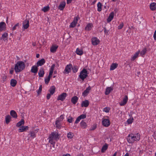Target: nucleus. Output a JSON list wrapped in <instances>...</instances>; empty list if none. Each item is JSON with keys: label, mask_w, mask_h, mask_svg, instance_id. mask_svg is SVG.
Masks as SVG:
<instances>
[{"label": "nucleus", "mask_w": 156, "mask_h": 156, "mask_svg": "<svg viewBox=\"0 0 156 156\" xmlns=\"http://www.w3.org/2000/svg\"><path fill=\"white\" fill-rule=\"evenodd\" d=\"M44 74V69L41 67L40 69L38 72V75L40 77H43Z\"/></svg>", "instance_id": "22"}, {"label": "nucleus", "mask_w": 156, "mask_h": 156, "mask_svg": "<svg viewBox=\"0 0 156 156\" xmlns=\"http://www.w3.org/2000/svg\"><path fill=\"white\" fill-rule=\"evenodd\" d=\"M102 125L105 127H108L110 124V122L109 119H103L102 121Z\"/></svg>", "instance_id": "7"}, {"label": "nucleus", "mask_w": 156, "mask_h": 156, "mask_svg": "<svg viewBox=\"0 0 156 156\" xmlns=\"http://www.w3.org/2000/svg\"><path fill=\"white\" fill-rule=\"evenodd\" d=\"M73 118L71 117H69V118L67 119V121L69 123H72L73 121Z\"/></svg>", "instance_id": "56"}, {"label": "nucleus", "mask_w": 156, "mask_h": 156, "mask_svg": "<svg viewBox=\"0 0 156 156\" xmlns=\"http://www.w3.org/2000/svg\"><path fill=\"white\" fill-rule=\"evenodd\" d=\"M62 156H70V155L69 154H64Z\"/></svg>", "instance_id": "64"}, {"label": "nucleus", "mask_w": 156, "mask_h": 156, "mask_svg": "<svg viewBox=\"0 0 156 156\" xmlns=\"http://www.w3.org/2000/svg\"><path fill=\"white\" fill-rule=\"evenodd\" d=\"M45 62V61L44 58L41 59L38 61L36 65L37 66H41L43 65Z\"/></svg>", "instance_id": "16"}, {"label": "nucleus", "mask_w": 156, "mask_h": 156, "mask_svg": "<svg viewBox=\"0 0 156 156\" xmlns=\"http://www.w3.org/2000/svg\"><path fill=\"white\" fill-rule=\"evenodd\" d=\"M10 115L13 118L16 119L17 117V114L14 110H11L10 112Z\"/></svg>", "instance_id": "26"}, {"label": "nucleus", "mask_w": 156, "mask_h": 156, "mask_svg": "<svg viewBox=\"0 0 156 156\" xmlns=\"http://www.w3.org/2000/svg\"><path fill=\"white\" fill-rule=\"evenodd\" d=\"M39 130V129H37L33 131H30L28 135H30V137L32 139L34 138L36 136V133H37Z\"/></svg>", "instance_id": "9"}, {"label": "nucleus", "mask_w": 156, "mask_h": 156, "mask_svg": "<svg viewBox=\"0 0 156 156\" xmlns=\"http://www.w3.org/2000/svg\"><path fill=\"white\" fill-rule=\"evenodd\" d=\"M108 144H105L101 148V151L103 153L108 149Z\"/></svg>", "instance_id": "35"}, {"label": "nucleus", "mask_w": 156, "mask_h": 156, "mask_svg": "<svg viewBox=\"0 0 156 156\" xmlns=\"http://www.w3.org/2000/svg\"><path fill=\"white\" fill-rule=\"evenodd\" d=\"M133 117H132V118L128 119L127 121V122L128 124H131L133 122Z\"/></svg>", "instance_id": "46"}, {"label": "nucleus", "mask_w": 156, "mask_h": 156, "mask_svg": "<svg viewBox=\"0 0 156 156\" xmlns=\"http://www.w3.org/2000/svg\"><path fill=\"white\" fill-rule=\"evenodd\" d=\"M113 90V88L112 87H109L106 88L105 91V94L108 95L109 94L111 91Z\"/></svg>", "instance_id": "27"}, {"label": "nucleus", "mask_w": 156, "mask_h": 156, "mask_svg": "<svg viewBox=\"0 0 156 156\" xmlns=\"http://www.w3.org/2000/svg\"><path fill=\"white\" fill-rule=\"evenodd\" d=\"M19 23H17L15 26H14L12 28V30H14L16 29L17 27L19 28Z\"/></svg>", "instance_id": "49"}, {"label": "nucleus", "mask_w": 156, "mask_h": 156, "mask_svg": "<svg viewBox=\"0 0 156 156\" xmlns=\"http://www.w3.org/2000/svg\"><path fill=\"white\" fill-rule=\"evenodd\" d=\"M49 142L52 145H53V147H55V141L52 140V141H51V140H49Z\"/></svg>", "instance_id": "54"}, {"label": "nucleus", "mask_w": 156, "mask_h": 156, "mask_svg": "<svg viewBox=\"0 0 156 156\" xmlns=\"http://www.w3.org/2000/svg\"><path fill=\"white\" fill-rule=\"evenodd\" d=\"M58 47V46L57 45H53L51 48L50 51L52 53H55Z\"/></svg>", "instance_id": "24"}, {"label": "nucleus", "mask_w": 156, "mask_h": 156, "mask_svg": "<svg viewBox=\"0 0 156 156\" xmlns=\"http://www.w3.org/2000/svg\"><path fill=\"white\" fill-rule=\"evenodd\" d=\"M154 40H156V30H155L154 34Z\"/></svg>", "instance_id": "61"}, {"label": "nucleus", "mask_w": 156, "mask_h": 156, "mask_svg": "<svg viewBox=\"0 0 156 156\" xmlns=\"http://www.w3.org/2000/svg\"><path fill=\"white\" fill-rule=\"evenodd\" d=\"M64 115H61L57 119L56 121H58L59 122H62V121L64 119Z\"/></svg>", "instance_id": "41"}, {"label": "nucleus", "mask_w": 156, "mask_h": 156, "mask_svg": "<svg viewBox=\"0 0 156 156\" xmlns=\"http://www.w3.org/2000/svg\"><path fill=\"white\" fill-rule=\"evenodd\" d=\"M89 104L90 102L88 100H85L82 101L81 107H87L89 106Z\"/></svg>", "instance_id": "13"}, {"label": "nucleus", "mask_w": 156, "mask_h": 156, "mask_svg": "<svg viewBox=\"0 0 156 156\" xmlns=\"http://www.w3.org/2000/svg\"><path fill=\"white\" fill-rule=\"evenodd\" d=\"M80 125L81 127L84 129L86 128L87 126L86 123L84 122L83 120H82L80 122Z\"/></svg>", "instance_id": "39"}, {"label": "nucleus", "mask_w": 156, "mask_h": 156, "mask_svg": "<svg viewBox=\"0 0 156 156\" xmlns=\"http://www.w3.org/2000/svg\"><path fill=\"white\" fill-rule=\"evenodd\" d=\"M80 120H81V119H80V118H79V117H78L77 118V119H76L75 121V123L76 124L78 123L79 122V121H80Z\"/></svg>", "instance_id": "57"}, {"label": "nucleus", "mask_w": 156, "mask_h": 156, "mask_svg": "<svg viewBox=\"0 0 156 156\" xmlns=\"http://www.w3.org/2000/svg\"><path fill=\"white\" fill-rule=\"evenodd\" d=\"M50 77L48 76L47 78L45 79V84H48V83L50 80Z\"/></svg>", "instance_id": "48"}, {"label": "nucleus", "mask_w": 156, "mask_h": 156, "mask_svg": "<svg viewBox=\"0 0 156 156\" xmlns=\"http://www.w3.org/2000/svg\"><path fill=\"white\" fill-rule=\"evenodd\" d=\"M17 84V81L16 80L14 79H12L10 80V85L13 87H15Z\"/></svg>", "instance_id": "33"}, {"label": "nucleus", "mask_w": 156, "mask_h": 156, "mask_svg": "<svg viewBox=\"0 0 156 156\" xmlns=\"http://www.w3.org/2000/svg\"><path fill=\"white\" fill-rule=\"evenodd\" d=\"M128 100V98L127 95H125L124 96V98L123 99V100L121 101L119 104L121 106H122L124 105H126L127 103Z\"/></svg>", "instance_id": "11"}, {"label": "nucleus", "mask_w": 156, "mask_h": 156, "mask_svg": "<svg viewBox=\"0 0 156 156\" xmlns=\"http://www.w3.org/2000/svg\"><path fill=\"white\" fill-rule=\"evenodd\" d=\"M8 36V35L7 33H5L2 35V37H0V39H3L4 41H5L7 40Z\"/></svg>", "instance_id": "29"}, {"label": "nucleus", "mask_w": 156, "mask_h": 156, "mask_svg": "<svg viewBox=\"0 0 156 156\" xmlns=\"http://www.w3.org/2000/svg\"><path fill=\"white\" fill-rule=\"evenodd\" d=\"M73 0H66L67 1V4H69L71 3Z\"/></svg>", "instance_id": "62"}, {"label": "nucleus", "mask_w": 156, "mask_h": 156, "mask_svg": "<svg viewBox=\"0 0 156 156\" xmlns=\"http://www.w3.org/2000/svg\"><path fill=\"white\" fill-rule=\"evenodd\" d=\"M29 127L27 126H22L19 129V132H23L28 129Z\"/></svg>", "instance_id": "21"}, {"label": "nucleus", "mask_w": 156, "mask_h": 156, "mask_svg": "<svg viewBox=\"0 0 156 156\" xmlns=\"http://www.w3.org/2000/svg\"><path fill=\"white\" fill-rule=\"evenodd\" d=\"M78 20V17H75L73 21L71 23L70 25L69 26V27H74L76 25Z\"/></svg>", "instance_id": "10"}, {"label": "nucleus", "mask_w": 156, "mask_h": 156, "mask_svg": "<svg viewBox=\"0 0 156 156\" xmlns=\"http://www.w3.org/2000/svg\"><path fill=\"white\" fill-rule=\"evenodd\" d=\"M55 87L54 86H53L50 88L49 91L51 95H53L55 93Z\"/></svg>", "instance_id": "28"}, {"label": "nucleus", "mask_w": 156, "mask_h": 156, "mask_svg": "<svg viewBox=\"0 0 156 156\" xmlns=\"http://www.w3.org/2000/svg\"><path fill=\"white\" fill-rule=\"evenodd\" d=\"M88 72L86 69H83L80 73L79 77L83 81L88 76Z\"/></svg>", "instance_id": "3"}, {"label": "nucleus", "mask_w": 156, "mask_h": 156, "mask_svg": "<svg viewBox=\"0 0 156 156\" xmlns=\"http://www.w3.org/2000/svg\"><path fill=\"white\" fill-rule=\"evenodd\" d=\"M14 70V68L13 67H11V69H9V73L10 74H12L13 73Z\"/></svg>", "instance_id": "55"}, {"label": "nucleus", "mask_w": 156, "mask_h": 156, "mask_svg": "<svg viewBox=\"0 0 156 156\" xmlns=\"http://www.w3.org/2000/svg\"><path fill=\"white\" fill-rule=\"evenodd\" d=\"M25 63L23 62H17L14 66V70L16 73L21 72L25 69Z\"/></svg>", "instance_id": "1"}, {"label": "nucleus", "mask_w": 156, "mask_h": 156, "mask_svg": "<svg viewBox=\"0 0 156 156\" xmlns=\"http://www.w3.org/2000/svg\"><path fill=\"white\" fill-rule=\"evenodd\" d=\"M66 5V3L64 2H61L58 7V9L60 10H63Z\"/></svg>", "instance_id": "20"}, {"label": "nucleus", "mask_w": 156, "mask_h": 156, "mask_svg": "<svg viewBox=\"0 0 156 156\" xmlns=\"http://www.w3.org/2000/svg\"><path fill=\"white\" fill-rule=\"evenodd\" d=\"M50 8L49 6L44 7L42 9V11L44 12H46L48 11L49 9Z\"/></svg>", "instance_id": "45"}, {"label": "nucleus", "mask_w": 156, "mask_h": 156, "mask_svg": "<svg viewBox=\"0 0 156 156\" xmlns=\"http://www.w3.org/2000/svg\"><path fill=\"white\" fill-rule=\"evenodd\" d=\"M24 121L23 119H21V120L18 122L16 125L17 127H19L22 125H23L24 124Z\"/></svg>", "instance_id": "34"}, {"label": "nucleus", "mask_w": 156, "mask_h": 156, "mask_svg": "<svg viewBox=\"0 0 156 156\" xmlns=\"http://www.w3.org/2000/svg\"><path fill=\"white\" fill-rule=\"evenodd\" d=\"M140 139V135L139 133H137L134 134V141H138Z\"/></svg>", "instance_id": "25"}, {"label": "nucleus", "mask_w": 156, "mask_h": 156, "mask_svg": "<svg viewBox=\"0 0 156 156\" xmlns=\"http://www.w3.org/2000/svg\"><path fill=\"white\" fill-rule=\"evenodd\" d=\"M67 95L66 93H63L60 95H58V96L57 100L58 101L61 100L62 101H63L66 98Z\"/></svg>", "instance_id": "6"}, {"label": "nucleus", "mask_w": 156, "mask_h": 156, "mask_svg": "<svg viewBox=\"0 0 156 156\" xmlns=\"http://www.w3.org/2000/svg\"><path fill=\"white\" fill-rule=\"evenodd\" d=\"M124 26V23H121L118 26V29L119 30H120L122 29Z\"/></svg>", "instance_id": "51"}, {"label": "nucleus", "mask_w": 156, "mask_h": 156, "mask_svg": "<svg viewBox=\"0 0 156 156\" xmlns=\"http://www.w3.org/2000/svg\"><path fill=\"white\" fill-rule=\"evenodd\" d=\"M55 125H56V127L59 129H60L62 128V122H59L58 121H56Z\"/></svg>", "instance_id": "30"}, {"label": "nucleus", "mask_w": 156, "mask_h": 156, "mask_svg": "<svg viewBox=\"0 0 156 156\" xmlns=\"http://www.w3.org/2000/svg\"><path fill=\"white\" fill-rule=\"evenodd\" d=\"M91 89V87L90 86L87 87L83 93V96L84 97L87 96L88 94L89 93V91Z\"/></svg>", "instance_id": "15"}, {"label": "nucleus", "mask_w": 156, "mask_h": 156, "mask_svg": "<svg viewBox=\"0 0 156 156\" xmlns=\"http://www.w3.org/2000/svg\"><path fill=\"white\" fill-rule=\"evenodd\" d=\"M59 134L56 132H53L49 135L48 139L49 140H51V141L52 140H55L57 141L59 139Z\"/></svg>", "instance_id": "2"}, {"label": "nucleus", "mask_w": 156, "mask_h": 156, "mask_svg": "<svg viewBox=\"0 0 156 156\" xmlns=\"http://www.w3.org/2000/svg\"><path fill=\"white\" fill-rule=\"evenodd\" d=\"M110 110V108L108 107H106L104 108L103 111L106 112H108Z\"/></svg>", "instance_id": "52"}, {"label": "nucleus", "mask_w": 156, "mask_h": 156, "mask_svg": "<svg viewBox=\"0 0 156 156\" xmlns=\"http://www.w3.org/2000/svg\"><path fill=\"white\" fill-rule=\"evenodd\" d=\"M114 12H112L108 16V17L107 19V21L108 22H110L113 19L114 16Z\"/></svg>", "instance_id": "19"}, {"label": "nucleus", "mask_w": 156, "mask_h": 156, "mask_svg": "<svg viewBox=\"0 0 156 156\" xmlns=\"http://www.w3.org/2000/svg\"><path fill=\"white\" fill-rule=\"evenodd\" d=\"M55 67V64H53L51 66L50 69V71L53 72L54 70V69Z\"/></svg>", "instance_id": "53"}, {"label": "nucleus", "mask_w": 156, "mask_h": 156, "mask_svg": "<svg viewBox=\"0 0 156 156\" xmlns=\"http://www.w3.org/2000/svg\"><path fill=\"white\" fill-rule=\"evenodd\" d=\"M140 52V51L136 52L132 57L131 59V61L134 60L138 57Z\"/></svg>", "instance_id": "32"}, {"label": "nucleus", "mask_w": 156, "mask_h": 156, "mask_svg": "<svg viewBox=\"0 0 156 156\" xmlns=\"http://www.w3.org/2000/svg\"><path fill=\"white\" fill-rule=\"evenodd\" d=\"M102 4L100 2H99L97 4V7H98V9L97 10L98 12H100L102 10Z\"/></svg>", "instance_id": "40"}, {"label": "nucleus", "mask_w": 156, "mask_h": 156, "mask_svg": "<svg viewBox=\"0 0 156 156\" xmlns=\"http://www.w3.org/2000/svg\"><path fill=\"white\" fill-rule=\"evenodd\" d=\"M93 27V24L92 23H88L85 28V30L87 31H90Z\"/></svg>", "instance_id": "23"}, {"label": "nucleus", "mask_w": 156, "mask_h": 156, "mask_svg": "<svg viewBox=\"0 0 156 156\" xmlns=\"http://www.w3.org/2000/svg\"><path fill=\"white\" fill-rule=\"evenodd\" d=\"M76 52L77 55H81L83 54V51L82 50L78 48L76 49Z\"/></svg>", "instance_id": "37"}, {"label": "nucleus", "mask_w": 156, "mask_h": 156, "mask_svg": "<svg viewBox=\"0 0 156 156\" xmlns=\"http://www.w3.org/2000/svg\"><path fill=\"white\" fill-rule=\"evenodd\" d=\"M39 56H40V55L38 54H37L36 55V58H38L39 57Z\"/></svg>", "instance_id": "63"}, {"label": "nucleus", "mask_w": 156, "mask_h": 156, "mask_svg": "<svg viewBox=\"0 0 156 156\" xmlns=\"http://www.w3.org/2000/svg\"><path fill=\"white\" fill-rule=\"evenodd\" d=\"M53 73V72H52V71H49V75L48 76L51 78V77L52 76V74Z\"/></svg>", "instance_id": "60"}, {"label": "nucleus", "mask_w": 156, "mask_h": 156, "mask_svg": "<svg viewBox=\"0 0 156 156\" xmlns=\"http://www.w3.org/2000/svg\"><path fill=\"white\" fill-rule=\"evenodd\" d=\"M6 29V24L4 22L0 23V32L5 30Z\"/></svg>", "instance_id": "17"}, {"label": "nucleus", "mask_w": 156, "mask_h": 156, "mask_svg": "<svg viewBox=\"0 0 156 156\" xmlns=\"http://www.w3.org/2000/svg\"><path fill=\"white\" fill-rule=\"evenodd\" d=\"M11 117L9 115H8L5 117V121L7 124H8L11 121Z\"/></svg>", "instance_id": "36"}, {"label": "nucleus", "mask_w": 156, "mask_h": 156, "mask_svg": "<svg viewBox=\"0 0 156 156\" xmlns=\"http://www.w3.org/2000/svg\"><path fill=\"white\" fill-rule=\"evenodd\" d=\"M150 8L151 10H155L156 8V3L155 2L151 3L150 5Z\"/></svg>", "instance_id": "31"}, {"label": "nucleus", "mask_w": 156, "mask_h": 156, "mask_svg": "<svg viewBox=\"0 0 156 156\" xmlns=\"http://www.w3.org/2000/svg\"><path fill=\"white\" fill-rule=\"evenodd\" d=\"M6 76L4 75L3 76L2 78V80L3 81H5L6 79Z\"/></svg>", "instance_id": "59"}, {"label": "nucleus", "mask_w": 156, "mask_h": 156, "mask_svg": "<svg viewBox=\"0 0 156 156\" xmlns=\"http://www.w3.org/2000/svg\"><path fill=\"white\" fill-rule=\"evenodd\" d=\"M51 95V94L50 93H48L47 94L46 97L47 99L49 100L50 98Z\"/></svg>", "instance_id": "58"}, {"label": "nucleus", "mask_w": 156, "mask_h": 156, "mask_svg": "<svg viewBox=\"0 0 156 156\" xmlns=\"http://www.w3.org/2000/svg\"><path fill=\"white\" fill-rule=\"evenodd\" d=\"M78 117L80 118L81 119H84L86 117V114H83L80 115Z\"/></svg>", "instance_id": "50"}, {"label": "nucleus", "mask_w": 156, "mask_h": 156, "mask_svg": "<svg viewBox=\"0 0 156 156\" xmlns=\"http://www.w3.org/2000/svg\"><path fill=\"white\" fill-rule=\"evenodd\" d=\"M38 67L37 65L33 66L30 70L31 72L36 74L37 73L38 70Z\"/></svg>", "instance_id": "14"}, {"label": "nucleus", "mask_w": 156, "mask_h": 156, "mask_svg": "<svg viewBox=\"0 0 156 156\" xmlns=\"http://www.w3.org/2000/svg\"><path fill=\"white\" fill-rule=\"evenodd\" d=\"M73 72L74 73H76L78 71V68L77 66H74L72 67Z\"/></svg>", "instance_id": "43"}, {"label": "nucleus", "mask_w": 156, "mask_h": 156, "mask_svg": "<svg viewBox=\"0 0 156 156\" xmlns=\"http://www.w3.org/2000/svg\"><path fill=\"white\" fill-rule=\"evenodd\" d=\"M146 51H147V48H144L142 50V51H141L140 52V54L141 55H145L146 52Z\"/></svg>", "instance_id": "44"}, {"label": "nucleus", "mask_w": 156, "mask_h": 156, "mask_svg": "<svg viewBox=\"0 0 156 156\" xmlns=\"http://www.w3.org/2000/svg\"><path fill=\"white\" fill-rule=\"evenodd\" d=\"M74 136L73 134L71 132H69L67 133V136L68 138L72 139Z\"/></svg>", "instance_id": "42"}, {"label": "nucleus", "mask_w": 156, "mask_h": 156, "mask_svg": "<svg viewBox=\"0 0 156 156\" xmlns=\"http://www.w3.org/2000/svg\"><path fill=\"white\" fill-rule=\"evenodd\" d=\"M23 27L24 29H27L29 26V20L27 19H26L23 22Z\"/></svg>", "instance_id": "12"}, {"label": "nucleus", "mask_w": 156, "mask_h": 156, "mask_svg": "<svg viewBox=\"0 0 156 156\" xmlns=\"http://www.w3.org/2000/svg\"><path fill=\"white\" fill-rule=\"evenodd\" d=\"M118 65V64L116 63H113L110 66V70H113L116 68Z\"/></svg>", "instance_id": "38"}, {"label": "nucleus", "mask_w": 156, "mask_h": 156, "mask_svg": "<svg viewBox=\"0 0 156 156\" xmlns=\"http://www.w3.org/2000/svg\"><path fill=\"white\" fill-rule=\"evenodd\" d=\"M127 141L129 143H133L134 142V134L131 133L129 134L127 137Z\"/></svg>", "instance_id": "8"}, {"label": "nucleus", "mask_w": 156, "mask_h": 156, "mask_svg": "<svg viewBox=\"0 0 156 156\" xmlns=\"http://www.w3.org/2000/svg\"><path fill=\"white\" fill-rule=\"evenodd\" d=\"M72 67L71 64L67 65L65 69L63 71V73L68 74L71 71V68Z\"/></svg>", "instance_id": "5"}, {"label": "nucleus", "mask_w": 156, "mask_h": 156, "mask_svg": "<svg viewBox=\"0 0 156 156\" xmlns=\"http://www.w3.org/2000/svg\"><path fill=\"white\" fill-rule=\"evenodd\" d=\"M78 98L76 96L73 97L71 99V102L73 104L75 105L78 100Z\"/></svg>", "instance_id": "18"}, {"label": "nucleus", "mask_w": 156, "mask_h": 156, "mask_svg": "<svg viewBox=\"0 0 156 156\" xmlns=\"http://www.w3.org/2000/svg\"><path fill=\"white\" fill-rule=\"evenodd\" d=\"M42 90V85H41L39 87V89L37 90V94L38 95H39L41 93Z\"/></svg>", "instance_id": "47"}, {"label": "nucleus", "mask_w": 156, "mask_h": 156, "mask_svg": "<svg viewBox=\"0 0 156 156\" xmlns=\"http://www.w3.org/2000/svg\"><path fill=\"white\" fill-rule=\"evenodd\" d=\"M91 43L93 45L95 46L100 43V41L96 37H93L91 38Z\"/></svg>", "instance_id": "4"}]
</instances>
